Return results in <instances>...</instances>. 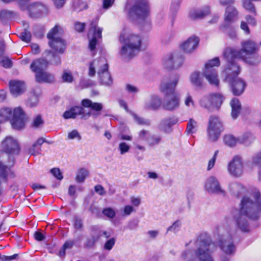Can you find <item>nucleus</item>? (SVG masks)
<instances>
[{
    "mask_svg": "<svg viewBox=\"0 0 261 261\" xmlns=\"http://www.w3.org/2000/svg\"><path fill=\"white\" fill-rule=\"evenodd\" d=\"M261 213V194L258 190L252 192L249 196L242 197L239 210L233 208L230 216L237 226L243 231L249 230V219H255Z\"/></svg>",
    "mask_w": 261,
    "mask_h": 261,
    "instance_id": "1",
    "label": "nucleus"
},
{
    "mask_svg": "<svg viewBox=\"0 0 261 261\" xmlns=\"http://www.w3.org/2000/svg\"><path fill=\"white\" fill-rule=\"evenodd\" d=\"M197 248L194 254L191 250L182 253V258L186 261H214L210 252L214 247L210 237L206 233H202L196 241Z\"/></svg>",
    "mask_w": 261,
    "mask_h": 261,
    "instance_id": "2",
    "label": "nucleus"
},
{
    "mask_svg": "<svg viewBox=\"0 0 261 261\" xmlns=\"http://www.w3.org/2000/svg\"><path fill=\"white\" fill-rule=\"evenodd\" d=\"M241 46V49L239 50L226 48L223 53L224 58L228 60L239 59L250 65H256L260 62L258 57H255L254 53L257 50V46L253 41L248 40L242 42Z\"/></svg>",
    "mask_w": 261,
    "mask_h": 261,
    "instance_id": "3",
    "label": "nucleus"
},
{
    "mask_svg": "<svg viewBox=\"0 0 261 261\" xmlns=\"http://www.w3.org/2000/svg\"><path fill=\"white\" fill-rule=\"evenodd\" d=\"M82 107L75 106L69 110L65 111L63 117L65 119L75 118L77 115H80L83 120H88L91 116L96 118L100 114L103 105L99 102H93L89 99H84L81 101Z\"/></svg>",
    "mask_w": 261,
    "mask_h": 261,
    "instance_id": "4",
    "label": "nucleus"
},
{
    "mask_svg": "<svg viewBox=\"0 0 261 261\" xmlns=\"http://www.w3.org/2000/svg\"><path fill=\"white\" fill-rule=\"evenodd\" d=\"M179 77V75L177 73L171 74L167 81L161 84L160 90L165 96L163 107L166 110L173 111L179 107V97L175 91Z\"/></svg>",
    "mask_w": 261,
    "mask_h": 261,
    "instance_id": "5",
    "label": "nucleus"
},
{
    "mask_svg": "<svg viewBox=\"0 0 261 261\" xmlns=\"http://www.w3.org/2000/svg\"><path fill=\"white\" fill-rule=\"evenodd\" d=\"M214 235L217 236L219 246L225 254L232 255L234 253L236 247L232 237L229 232H226L223 227H217L214 232Z\"/></svg>",
    "mask_w": 261,
    "mask_h": 261,
    "instance_id": "6",
    "label": "nucleus"
},
{
    "mask_svg": "<svg viewBox=\"0 0 261 261\" xmlns=\"http://www.w3.org/2000/svg\"><path fill=\"white\" fill-rule=\"evenodd\" d=\"M149 12L147 0H135L133 5L129 10L128 15L132 19L145 20Z\"/></svg>",
    "mask_w": 261,
    "mask_h": 261,
    "instance_id": "7",
    "label": "nucleus"
},
{
    "mask_svg": "<svg viewBox=\"0 0 261 261\" xmlns=\"http://www.w3.org/2000/svg\"><path fill=\"white\" fill-rule=\"evenodd\" d=\"M61 28L58 25H56L47 34V37L49 40L48 44L49 46L55 51L60 54H63L66 48L65 41L58 36Z\"/></svg>",
    "mask_w": 261,
    "mask_h": 261,
    "instance_id": "8",
    "label": "nucleus"
},
{
    "mask_svg": "<svg viewBox=\"0 0 261 261\" xmlns=\"http://www.w3.org/2000/svg\"><path fill=\"white\" fill-rule=\"evenodd\" d=\"M223 130L222 123L220 119L216 116H211L208 118L206 129L208 140L211 141H216Z\"/></svg>",
    "mask_w": 261,
    "mask_h": 261,
    "instance_id": "9",
    "label": "nucleus"
},
{
    "mask_svg": "<svg viewBox=\"0 0 261 261\" xmlns=\"http://www.w3.org/2000/svg\"><path fill=\"white\" fill-rule=\"evenodd\" d=\"M235 59L233 58L231 60L225 59L228 62V64L224 69L222 75L224 77V81L226 83L231 82L232 80L238 77L240 73V67L234 62V60Z\"/></svg>",
    "mask_w": 261,
    "mask_h": 261,
    "instance_id": "10",
    "label": "nucleus"
},
{
    "mask_svg": "<svg viewBox=\"0 0 261 261\" xmlns=\"http://www.w3.org/2000/svg\"><path fill=\"white\" fill-rule=\"evenodd\" d=\"M227 171L230 176L239 177L244 173V163L242 158L234 155L227 165Z\"/></svg>",
    "mask_w": 261,
    "mask_h": 261,
    "instance_id": "11",
    "label": "nucleus"
},
{
    "mask_svg": "<svg viewBox=\"0 0 261 261\" xmlns=\"http://www.w3.org/2000/svg\"><path fill=\"white\" fill-rule=\"evenodd\" d=\"M98 20L95 19L90 23L88 34L89 40V47L91 50L95 49L97 43V39L101 38L102 29L97 27Z\"/></svg>",
    "mask_w": 261,
    "mask_h": 261,
    "instance_id": "12",
    "label": "nucleus"
},
{
    "mask_svg": "<svg viewBox=\"0 0 261 261\" xmlns=\"http://www.w3.org/2000/svg\"><path fill=\"white\" fill-rule=\"evenodd\" d=\"M25 122L26 117L22 110L19 107L15 108L13 111V116L11 119L12 128L17 130L22 129L25 127Z\"/></svg>",
    "mask_w": 261,
    "mask_h": 261,
    "instance_id": "13",
    "label": "nucleus"
},
{
    "mask_svg": "<svg viewBox=\"0 0 261 261\" xmlns=\"http://www.w3.org/2000/svg\"><path fill=\"white\" fill-rule=\"evenodd\" d=\"M204 187L209 193L223 196L225 195V191L222 189L218 179L214 176H210L206 179Z\"/></svg>",
    "mask_w": 261,
    "mask_h": 261,
    "instance_id": "14",
    "label": "nucleus"
},
{
    "mask_svg": "<svg viewBox=\"0 0 261 261\" xmlns=\"http://www.w3.org/2000/svg\"><path fill=\"white\" fill-rule=\"evenodd\" d=\"M119 40L121 43L141 50L142 38L139 35L130 34L126 35L122 34L119 37Z\"/></svg>",
    "mask_w": 261,
    "mask_h": 261,
    "instance_id": "15",
    "label": "nucleus"
},
{
    "mask_svg": "<svg viewBox=\"0 0 261 261\" xmlns=\"http://www.w3.org/2000/svg\"><path fill=\"white\" fill-rule=\"evenodd\" d=\"M231 91L235 96H240L242 94L247 86V84L244 80L238 77L228 82Z\"/></svg>",
    "mask_w": 261,
    "mask_h": 261,
    "instance_id": "16",
    "label": "nucleus"
},
{
    "mask_svg": "<svg viewBox=\"0 0 261 261\" xmlns=\"http://www.w3.org/2000/svg\"><path fill=\"white\" fill-rule=\"evenodd\" d=\"M199 42V39L196 36L189 37L181 45L182 50L186 54H191L197 47Z\"/></svg>",
    "mask_w": 261,
    "mask_h": 261,
    "instance_id": "17",
    "label": "nucleus"
},
{
    "mask_svg": "<svg viewBox=\"0 0 261 261\" xmlns=\"http://www.w3.org/2000/svg\"><path fill=\"white\" fill-rule=\"evenodd\" d=\"M140 50L139 49L124 44L121 48L120 54L124 60L128 61L135 57Z\"/></svg>",
    "mask_w": 261,
    "mask_h": 261,
    "instance_id": "18",
    "label": "nucleus"
},
{
    "mask_svg": "<svg viewBox=\"0 0 261 261\" xmlns=\"http://www.w3.org/2000/svg\"><path fill=\"white\" fill-rule=\"evenodd\" d=\"M30 13L34 16L38 17L47 14V8L40 3H34L27 6Z\"/></svg>",
    "mask_w": 261,
    "mask_h": 261,
    "instance_id": "19",
    "label": "nucleus"
},
{
    "mask_svg": "<svg viewBox=\"0 0 261 261\" xmlns=\"http://www.w3.org/2000/svg\"><path fill=\"white\" fill-rule=\"evenodd\" d=\"M106 68L102 67L101 69H98L97 73L101 84L109 86L113 83V80L108 71V64L106 61Z\"/></svg>",
    "mask_w": 261,
    "mask_h": 261,
    "instance_id": "20",
    "label": "nucleus"
},
{
    "mask_svg": "<svg viewBox=\"0 0 261 261\" xmlns=\"http://www.w3.org/2000/svg\"><path fill=\"white\" fill-rule=\"evenodd\" d=\"M48 62L43 58L37 59L33 61L30 65L31 70L35 74L44 71L48 66Z\"/></svg>",
    "mask_w": 261,
    "mask_h": 261,
    "instance_id": "21",
    "label": "nucleus"
},
{
    "mask_svg": "<svg viewBox=\"0 0 261 261\" xmlns=\"http://www.w3.org/2000/svg\"><path fill=\"white\" fill-rule=\"evenodd\" d=\"M203 75L208 81L210 84L218 87L219 85V80L218 73L216 70H204Z\"/></svg>",
    "mask_w": 261,
    "mask_h": 261,
    "instance_id": "22",
    "label": "nucleus"
},
{
    "mask_svg": "<svg viewBox=\"0 0 261 261\" xmlns=\"http://www.w3.org/2000/svg\"><path fill=\"white\" fill-rule=\"evenodd\" d=\"M177 121V119L174 116L166 118L161 121L160 124V129L165 133H169L171 130V127Z\"/></svg>",
    "mask_w": 261,
    "mask_h": 261,
    "instance_id": "23",
    "label": "nucleus"
},
{
    "mask_svg": "<svg viewBox=\"0 0 261 261\" xmlns=\"http://www.w3.org/2000/svg\"><path fill=\"white\" fill-rule=\"evenodd\" d=\"M106 60L104 58H100L94 60L90 64L88 74L90 76H93L95 74V68L97 70L101 69L102 67L106 68Z\"/></svg>",
    "mask_w": 261,
    "mask_h": 261,
    "instance_id": "24",
    "label": "nucleus"
},
{
    "mask_svg": "<svg viewBox=\"0 0 261 261\" xmlns=\"http://www.w3.org/2000/svg\"><path fill=\"white\" fill-rule=\"evenodd\" d=\"M35 80L39 83H51L55 81V77L53 74L43 71L35 74Z\"/></svg>",
    "mask_w": 261,
    "mask_h": 261,
    "instance_id": "25",
    "label": "nucleus"
},
{
    "mask_svg": "<svg viewBox=\"0 0 261 261\" xmlns=\"http://www.w3.org/2000/svg\"><path fill=\"white\" fill-rule=\"evenodd\" d=\"M9 85L11 92L14 96H17L23 92L24 84L23 82L11 81L9 82Z\"/></svg>",
    "mask_w": 261,
    "mask_h": 261,
    "instance_id": "26",
    "label": "nucleus"
},
{
    "mask_svg": "<svg viewBox=\"0 0 261 261\" xmlns=\"http://www.w3.org/2000/svg\"><path fill=\"white\" fill-rule=\"evenodd\" d=\"M162 103L161 99L157 95H152L150 96L149 100L145 103V108L151 110L159 109Z\"/></svg>",
    "mask_w": 261,
    "mask_h": 261,
    "instance_id": "27",
    "label": "nucleus"
},
{
    "mask_svg": "<svg viewBox=\"0 0 261 261\" xmlns=\"http://www.w3.org/2000/svg\"><path fill=\"white\" fill-rule=\"evenodd\" d=\"M229 190L232 195L237 197L242 196L246 192V188L237 182L230 184L229 186Z\"/></svg>",
    "mask_w": 261,
    "mask_h": 261,
    "instance_id": "28",
    "label": "nucleus"
},
{
    "mask_svg": "<svg viewBox=\"0 0 261 261\" xmlns=\"http://www.w3.org/2000/svg\"><path fill=\"white\" fill-rule=\"evenodd\" d=\"M210 8L205 7L202 9L192 10L190 11L189 15L191 19H197L202 18L210 14Z\"/></svg>",
    "mask_w": 261,
    "mask_h": 261,
    "instance_id": "29",
    "label": "nucleus"
},
{
    "mask_svg": "<svg viewBox=\"0 0 261 261\" xmlns=\"http://www.w3.org/2000/svg\"><path fill=\"white\" fill-rule=\"evenodd\" d=\"M230 105L231 108V117L235 119L238 118L241 111V104L238 98H233L231 100Z\"/></svg>",
    "mask_w": 261,
    "mask_h": 261,
    "instance_id": "30",
    "label": "nucleus"
},
{
    "mask_svg": "<svg viewBox=\"0 0 261 261\" xmlns=\"http://www.w3.org/2000/svg\"><path fill=\"white\" fill-rule=\"evenodd\" d=\"M237 9L232 6H229L226 9L224 17V23H229L233 21L238 15Z\"/></svg>",
    "mask_w": 261,
    "mask_h": 261,
    "instance_id": "31",
    "label": "nucleus"
},
{
    "mask_svg": "<svg viewBox=\"0 0 261 261\" xmlns=\"http://www.w3.org/2000/svg\"><path fill=\"white\" fill-rule=\"evenodd\" d=\"M45 141L43 138H39L31 147L28 149V152L31 155H37L40 154L41 151V145Z\"/></svg>",
    "mask_w": 261,
    "mask_h": 261,
    "instance_id": "32",
    "label": "nucleus"
},
{
    "mask_svg": "<svg viewBox=\"0 0 261 261\" xmlns=\"http://www.w3.org/2000/svg\"><path fill=\"white\" fill-rule=\"evenodd\" d=\"M221 31L228 35L230 38L234 39L237 37V29L229 23H224L220 27Z\"/></svg>",
    "mask_w": 261,
    "mask_h": 261,
    "instance_id": "33",
    "label": "nucleus"
},
{
    "mask_svg": "<svg viewBox=\"0 0 261 261\" xmlns=\"http://www.w3.org/2000/svg\"><path fill=\"white\" fill-rule=\"evenodd\" d=\"M190 80L191 84L195 87L200 89L203 87V80L200 72H193L190 76Z\"/></svg>",
    "mask_w": 261,
    "mask_h": 261,
    "instance_id": "34",
    "label": "nucleus"
},
{
    "mask_svg": "<svg viewBox=\"0 0 261 261\" xmlns=\"http://www.w3.org/2000/svg\"><path fill=\"white\" fill-rule=\"evenodd\" d=\"M199 105L201 107L212 111L214 108L211 94L203 96L199 100Z\"/></svg>",
    "mask_w": 261,
    "mask_h": 261,
    "instance_id": "35",
    "label": "nucleus"
},
{
    "mask_svg": "<svg viewBox=\"0 0 261 261\" xmlns=\"http://www.w3.org/2000/svg\"><path fill=\"white\" fill-rule=\"evenodd\" d=\"M13 116V111L11 109L4 108L0 110V123L4 122Z\"/></svg>",
    "mask_w": 261,
    "mask_h": 261,
    "instance_id": "36",
    "label": "nucleus"
},
{
    "mask_svg": "<svg viewBox=\"0 0 261 261\" xmlns=\"http://www.w3.org/2000/svg\"><path fill=\"white\" fill-rule=\"evenodd\" d=\"M211 96L213 108H219L224 100V97L219 93H211Z\"/></svg>",
    "mask_w": 261,
    "mask_h": 261,
    "instance_id": "37",
    "label": "nucleus"
},
{
    "mask_svg": "<svg viewBox=\"0 0 261 261\" xmlns=\"http://www.w3.org/2000/svg\"><path fill=\"white\" fill-rule=\"evenodd\" d=\"M254 137L252 134L250 133H246L242 136L238 137L239 143L249 145L254 140Z\"/></svg>",
    "mask_w": 261,
    "mask_h": 261,
    "instance_id": "38",
    "label": "nucleus"
},
{
    "mask_svg": "<svg viewBox=\"0 0 261 261\" xmlns=\"http://www.w3.org/2000/svg\"><path fill=\"white\" fill-rule=\"evenodd\" d=\"M224 142L227 145L232 147L239 143L238 138H236L231 135H226L224 137Z\"/></svg>",
    "mask_w": 261,
    "mask_h": 261,
    "instance_id": "39",
    "label": "nucleus"
},
{
    "mask_svg": "<svg viewBox=\"0 0 261 261\" xmlns=\"http://www.w3.org/2000/svg\"><path fill=\"white\" fill-rule=\"evenodd\" d=\"M44 121L42 116L40 115H37L33 118L31 126L33 128H38L42 127Z\"/></svg>",
    "mask_w": 261,
    "mask_h": 261,
    "instance_id": "40",
    "label": "nucleus"
},
{
    "mask_svg": "<svg viewBox=\"0 0 261 261\" xmlns=\"http://www.w3.org/2000/svg\"><path fill=\"white\" fill-rule=\"evenodd\" d=\"M220 65L219 59L218 57H216L214 59L210 60L205 64L204 70L208 69V70H216L214 68V67H218Z\"/></svg>",
    "mask_w": 261,
    "mask_h": 261,
    "instance_id": "41",
    "label": "nucleus"
},
{
    "mask_svg": "<svg viewBox=\"0 0 261 261\" xmlns=\"http://www.w3.org/2000/svg\"><path fill=\"white\" fill-rule=\"evenodd\" d=\"M62 79L63 82L71 83L73 81L74 77L70 71L64 70L62 75Z\"/></svg>",
    "mask_w": 261,
    "mask_h": 261,
    "instance_id": "42",
    "label": "nucleus"
},
{
    "mask_svg": "<svg viewBox=\"0 0 261 261\" xmlns=\"http://www.w3.org/2000/svg\"><path fill=\"white\" fill-rule=\"evenodd\" d=\"M184 62L183 56L179 54H173L174 68L180 67Z\"/></svg>",
    "mask_w": 261,
    "mask_h": 261,
    "instance_id": "43",
    "label": "nucleus"
},
{
    "mask_svg": "<svg viewBox=\"0 0 261 261\" xmlns=\"http://www.w3.org/2000/svg\"><path fill=\"white\" fill-rule=\"evenodd\" d=\"M88 175V171L86 169H81L79 171L76 176V180L78 182H83Z\"/></svg>",
    "mask_w": 261,
    "mask_h": 261,
    "instance_id": "44",
    "label": "nucleus"
},
{
    "mask_svg": "<svg viewBox=\"0 0 261 261\" xmlns=\"http://www.w3.org/2000/svg\"><path fill=\"white\" fill-rule=\"evenodd\" d=\"M19 37L23 41L29 43L31 41V34L28 29L25 28L23 32L20 34Z\"/></svg>",
    "mask_w": 261,
    "mask_h": 261,
    "instance_id": "45",
    "label": "nucleus"
},
{
    "mask_svg": "<svg viewBox=\"0 0 261 261\" xmlns=\"http://www.w3.org/2000/svg\"><path fill=\"white\" fill-rule=\"evenodd\" d=\"M244 8L249 12L252 13L254 15L256 14L255 8L253 3L250 0H245L243 2Z\"/></svg>",
    "mask_w": 261,
    "mask_h": 261,
    "instance_id": "46",
    "label": "nucleus"
},
{
    "mask_svg": "<svg viewBox=\"0 0 261 261\" xmlns=\"http://www.w3.org/2000/svg\"><path fill=\"white\" fill-rule=\"evenodd\" d=\"M181 222L179 220H176L175 221L171 226L168 227L167 229V233L169 231L173 232L174 233H177L180 229Z\"/></svg>",
    "mask_w": 261,
    "mask_h": 261,
    "instance_id": "47",
    "label": "nucleus"
},
{
    "mask_svg": "<svg viewBox=\"0 0 261 261\" xmlns=\"http://www.w3.org/2000/svg\"><path fill=\"white\" fill-rule=\"evenodd\" d=\"M252 163L254 166L261 167V150L252 156Z\"/></svg>",
    "mask_w": 261,
    "mask_h": 261,
    "instance_id": "48",
    "label": "nucleus"
},
{
    "mask_svg": "<svg viewBox=\"0 0 261 261\" xmlns=\"http://www.w3.org/2000/svg\"><path fill=\"white\" fill-rule=\"evenodd\" d=\"M164 65L166 68L169 69L174 68L173 54L169 55L164 60Z\"/></svg>",
    "mask_w": 261,
    "mask_h": 261,
    "instance_id": "49",
    "label": "nucleus"
},
{
    "mask_svg": "<svg viewBox=\"0 0 261 261\" xmlns=\"http://www.w3.org/2000/svg\"><path fill=\"white\" fill-rule=\"evenodd\" d=\"M132 115L136 122L140 125H149L150 122L148 119L138 117L136 114L132 113Z\"/></svg>",
    "mask_w": 261,
    "mask_h": 261,
    "instance_id": "50",
    "label": "nucleus"
},
{
    "mask_svg": "<svg viewBox=\"0 0 261 261\" xmlns=\"http://www.w3.org/2000/svg\"><path fill=\"white\" fill-rule=\"evenodd\" d=\"M184 103L186 106L188 108L192 109L195 108V102L192 96L189 93H188L185 97Z\"/></svg>",
    "mask_w": 261,
    "mask_h": 261,
    "instance_id": "51",
    "label": "nucleus"
},
{
    "mask_svg": "<svg viewBox=\"0 0 261 261\" xmlns=\"http://www.w3.org/2000/svg\"><path fill=\"white\" fill-rule=\"evenodd\" d=\"M102 213L109 219H113L116 215V212L111 207H107L103 209Z\"/></svg>",
    "mask_w": 261,
    "mask_h": 261,
    "instance_id": "52",
    "label": "nucleus"
},
{
    "mask_svg": "<svg viewBox=\"0 0 261 261\" xmlns=\"http://www.w3.org/2000/svg\"><path fill=\"white\" fill-rule=\"evenodd\" d=\"M161 140V137L160 136L152 135L149 136L147 139V142L149 145H154L158 144Z\"/></svg>",
    "mask_w": 261,
    "mask_h": 261,
    "instance_id": "53",
    "label": "nucleus"
},
{
    "mask_svg": "<svg viewBox=\"0 0 261 261\" xmlns=\"http://www.w3.org/2000/svg\"><path fill=\"white\" fill-rule=\"evenodd\" d=\"M197 125V122L193 119H190L187 124V131L188 134L194 133V129Z\"/></svg>",
    "mask_w": 261,
    "mask_h": 261,
    "instance_id": "54",
    "label": "nucleus"
},
{
    "mask_svg": "<svg viewBox=\"0 0 261 261\" xmlns=\"http://www.w3.org/2000/svg\"><path fill=\"white\" fill-rule=\"evenodd\" d=\"M149 132L143 129L139 132L138 139L140 141H146L147 142V139L149 138Z\"/></svg>",
    "mask_w": 261,
    "mask_h": 261,
    "instance_id": "55",
    "label": "nucleus"
},
{
    "mask_svg": "<svg viewBox=\"0 0 261 261\" xmlns=\"http://www.w3.org/2000/svg\"><path fill=\"white\" fill-rule=\"evenodd\" d=\"M121 154H124L128 152L130 149V146L125 142H121L119 144L118 147Z\"/></svg>",
    "mask_w": 261,
    "mask_h": 261,
    "instance_id": "56",
    "label": "nucleus"
},
{
    "mask_svg": "<svg viewBox=\"0 0 261 261\" xmlns=\"http://www.w3.org/2000/svg\"><path fill=\"white\" fill-rule=\"evenodd\" d=\"M75 2L74 4V9L76 11H81L84 9H86L87 8V4L86 3H83L82 5H81L80 3V0H75Z\"/></svg>",
    "mask_w": 261,
    "mask_h": 261,
    "instance_id": "57",
    "label": "nucleus"
},
{
    "mask_svg": "<svg viewBox=\"0 0 261 261\" xmlns=\"http://www.w3.org/2000/svg\"><path fill=\"white\" fill-rule=\"evenodd\" d=\"M134 211H135V210L132 206L130 205H125L122 209L123 213L122 215L123 216H128Z\"/></svg>",
    "mask_w": 261,
    "mask_h": 261,
    "instance_id": "58",
    "label": "nucleus"
},
{
    "mask_svg": "<svg viewBox=\"0 0 261 261\" xmlns=\"http://www.w3.org/2000/svg\"><path fill=\"white\" fill-rule=\"evenodd\" d=\"M68 139L70 140L77 139L78 140H80L81 139V136L77 130L74 129L68 133Z\"/></svg>",
    "mask_w": 261,
    "mask_h": 261,
    "instance_id": "59",
    "label": "nucleus"
},
{
    "mask_svg": "<svg viewBox=\"0 0 261 261\" xmlns=\"http://www.w3.org/2000/svg\"><path fill=\"white\" fill-rule=\"evenodd\" d=\"M0 15L3 18L10 19L15 15V13L13 11L4 10L1 11Z\"/></svg>",
    "mask_w": 261,
    "mask_h": 261,
    "instance_id": "60",
    "label": "nucleus"
},
{
    "mask_svg": "<svg viewBox=\"0 0 261 261\" xmlns=\"http://www.w3.org/2000/svg\"><path fill=\"white\" fill-rule=\"evenodd\" d=\"M218 152V150L215 151L213 157L209 161L207 168V170H210L214 166Z\"/></svg>",
    "mask_w": 261,
    "mask_h": 261,
    "instance_id": "61",
    "label": "nucleus"
},
{
    "mask_svg": "<svg viewBox=\"0 0 261 261\" xmlns=\"http://www.w3.org/2000/svg\"><path fill=\"white\" fill-rule=\"evenodd\" d=\"M115 239L113 238L107 241L104 245V249L107 250H111L115 245Z\"/></svg>",
    "mask_w": 261,
    "mask_h": 261,
    "instance_id": "62",
    "label": "nucleus"
},
{
    "mask_svg": "<svg viewBox=\"0 0 261 261\" xmlns=\"http://www.w3.org/2000/svg\"><path fill=\"white\" fill-rule=\"evenodd\" d=\"M0 64L5 68H10L12 66L11 60L8 58L4 57L0 61Z\"/></svg>",
    "mask_w": 261,
    "mask_h": 261,
    "instance_id": "63",
    "label": "nucleus"
},
{
    "mask_svg": "<svg viewBox=\"0 0 261 261\" xmlns=\"http://www.w3.org/2000/svg\"><path fill=\"white\" fill-rule=\"evenodd\" d=\"M73 226L76 229H81L83 226L82 220L78 217H75L73 220Z\"/></svg>",
    "mask_w": 261,
    "mask_h": 261,
    "instance_id": "64",
    "label": "nucleus"
}]
</instances>
